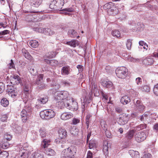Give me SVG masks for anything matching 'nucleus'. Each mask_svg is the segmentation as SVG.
I'll return each instance as SVG.
<instances>
[{
  "label": "nucleus",
  "instance_id": "f257e3e1",
  "mask_svg": "<svg viewBox=\"0 0 158 158\" xmlns=\"http://www.w3.org/2000/svg\"><path fill=\"white\" fill-rule=\"evenodd\" d=\"M68 92L66 91L56 92L55 96V99L58 101L60 104H64V106L67 109L73 111H76L78 109V103L73 98L66 99L69 96Z\"/></svg>",
  "mask_w": 158,
  "mask_h": 158
},
{
  "label": "nucleus",
  "instance_id": "f03ea898",
  "mask_svg": "<svg viewBox=\"0 0 158 158\" xmlns=\"http://www.w3.org/2000/svg\"><path fill=\"white\" fill-rule=\"evenodd\" d=\"M76 149L71 146L63 150L61 153V158H72L76 153Z\"/></svg>",
  "mask_w": 158,
  "mask_h": 158
},
{
  "label": "nucleus",
  "instance_id": "7ed1b4c3",
  "mask_svg": "<svg viewBox=\"0 0 158 158\" xmlns=\"http://www.w3.org/2000/svg\"><path fill=\"white\" fill-rule=\"evenodd\" d=\"M55 112L51 109L45 110L40 112V115L42 118L48 120L53 118L55 115Z\"/></svg>",
  "mask_w": 158,
  "mask_h": 158
},
{
  "label": "nucleus",
  "instance_id": "20e7f679",
  "mask_svg": "<svg viewBox=\"0 0 158 158\" xmlns=\"http://www.w3.org/2000/svg\"><path fill=\"white\" fill-rule=\"evenodd\" d=\"M129 118V115L123 113L120 114L116 120L118 124L120 125H123L127 123Z\"/></svg>",
  "mask_w": 158,
  "mask_h": 158
},
{
  "label": "nucleus",
  "instance_id": "39448f33",
  "mask_svg": "<svg viewBox=\"0 0 158 158\" xmlns=\"http://www.w3.org/2000/svg\"><path fill=\"white\" fill-rule=\"evenodd\" d=\"M115 73L118 77L124 78L128 74L127 69L123 66L118 67L116 69Z\"/></svg>",
  "mask_w": 158,
  "mask_h": 158
},
{
  "label": "nucleus",
  "instance_id": "423d86ee",
  "mask_svg": "<svg viewBox=\"0 0 158 158\" xmlns=\"http://www.w3.org/2000/svg\"><path fill=\"white\" fill-rule=\"evenodd\" d=\"M43 74L39 75L35 82L38 88L41 90L46 89L47 86V85L43 82Z\"/></svg>",
  "mask_w": 158,
  "mask_h": 158
},
{
  "label": "nucleus",
  "instance_id": "0eeeda50",
  "mask_svg": "<svg viewBox=\"0 0 158 158\" xmlns=\"http://www.w3.org/2000/svg\"><path fill=\"white\" fill-rule=\"evenodd\" d=\"M135 140L138 142L140 143L144 140L146 138V135L144 132L139 131L136 133L135 135Z\"/></svg>",
  "mask_w": 158,
  "mask_h": 158
},
{
  "label": "nucleus",
  "instance_id": "6e6552de",
  "mask_svg": "<svg viewBox=\"0 0 158 158\" xmlns=\"http://www.w3.org/2000/svg\"><path fill=\"white\" fill-rule=\"evenodd\" d=\"M134 103L135 109L141 112L144 111L145 106L140 100L135 99L134 100Z\"/></svg>",
  "mask_w": 158,
  "mask_h": 158
},
{
  "label": "nucleus",
  "instance_id": "1a4fd4ad",
  "mask_svg": "<svg viewBox=\"0 0 158 158\" xmlns=\"http://www.w3.org/2000/svg\"><path fill=\"white\" fill-rule=\"evenodd\" d=\"M10 81L11 83L14 85H18L19 84L21 85H23L20 78L18 75H15L11 76Z\"/></svg>",
  "mask_w": 158,
  "mask_h": 158
},
{
  "label": "nucleus",
  "instance_id": "9d476101",
  "mask_svg": "<svg viewBox=\"0 0 158 158\" xmlns=\"http://www.w3.org/2000/svg\"><path fill=\"white\" fill-rule=\"evenodd\" d=\"M8 94L12 98H15L18 94V90L13 86H9L7 89Z\"/></svg>",
  "mask_w": 158,
  "mask_h": 158
},
{
  "label": "nucleus",
  "instance_id": "9b49d317",
  "mask_svg": "<svg viewBox=\"0 0 158 158\" xmlns=\"http://www.w3.org/2000/svg\"><path fill=\"white\" fill-rule=\"evenodd\" d=\"M90 87L91 88V90L92 92L94 94L95 92H97V86L95 82V80L94 79L89 80Z\"/></svg>",
  "mask_w": 158,
  "mask_h": 158
},
{
  "label": "nucleus",
  "instance_id": "f8f14e48",
  "mask_svg": "<svg viewBox=\"0 0 158 158\" xmlns=\"http://www.w3.org/2000/svg\"><path fill=\"white\" fill-rule=\"evenodd\" d=\"M73 116V114L71 113L64 112L61 114L60 118L63 120H67L72 118Z\"/></svg>",
  "mask_w": 158,
  "mask_h": 158
},
{
  "label": "nucleus",
  "instance_id": "ddd939ff",
  "mask_svg": "<svg viewBox=\"0 0 158 158\" xmlns=\"http://www.w3.org/2000/svg\"><path fill=\"white\" fill-rule=\"evenodd\" d=\"M53 4H56L58 10L62 8L64 4V0H54L53 1Z\"/></svg>",
  "mask_w": 158,
  "mask_h": 158
},
{
  "label": "nucleus",
  "instance_id": "4468645a",
  "mask_svg": "<svg viewBox=\"0 0 158 158\" xmlns=\"http://www.w3.org/2000/svg\"><path fill=\"white\" fill-rule=\"evenodd\" d=\"M42 2V0H30V3L31 6L34 7H38Z\"/></svg>",
  "mask_w": 158,
  "mask_h": 158
},
{
  "label": "nucleus",
  "instance_id": "2eb2a0df",
  "mask_svg": "<svg viewBox=\"0 0 158 158\" xmlns=\"http://www.w3.org/2000/svg\"><path fill=\"white\" fill-rule=\"evenodd\" d=\"M100 124L101 125L102 128L104 131H105L106 134V135L107 137L108 138H110V135H106L107 132H106V131L107 126L106 124V122L105 121H104L103 120H102L100 122Z\"/></svg>",
  "mask_w": 158,
  "mask_h": 158
},
{
  "label": "nucleus",
  "instance_id": "dca6fc26",
  "mask_svg": "<svg viewBox=\"0 0 158 158\" xmlns=\"http://www.w3.org/2000/svg\"><path fill=\"white\" fill-rule=\"evenodd\" d=\"M153 62L152 58L147 57L143 60V63L145 65H151L153 64Z\"/></svg>",
  "mask_w": 158,
  "mask_h": 158
},
{
  "label": "nucleus",
  "instance_id": "f3484780",
  "mask_svg": "<svg viewBox=\"0 0 158 158\" xmlns=\"http://www.w3.org/2000/svg\"><path fill=\"white\" fill-rule=\"evenodd\" d=\"M134 132V131L133 130L128 131L125 135L126 138L127 140L131 139L133 137Z\"/></svg>",
  "mask_w": 158,
  "mask_h": 158
},
{
  "label": "nucleus",
  "instance_id": "a211bd4d",
  "mask_svg": "<svg viewBox=\"0 0 158 158\" xmlns=\"http://www.w3.org/2000/svg\"><path fill=\"white\" fill-rule=\"evenodd\" d=\"M22 120L23 122H25L27 118V112L26 110H23L20 113Z\"/></svg>",
  "mask_w": 158,
  "mask_h": 158
},
{
  "label": "nucleus",
  "instance_id": "6ab92c4d",
  "mask_svg": "<svg viewBox=\"0 0 158 158\" xmlns=\"http://www.w3.org/2000/svg\"><path fill=\"white\" fill-rule=\"evenodd\" d=\"M131 101L130 99L127 96H123L120 99V102L123 104L126 105Z\"/></svg>",
  "mask_w": 158,
  "mask_h": 158
},
{
  "label": "nucleus",
  "instance_id": "aec40b11",
  "mask_svg": "<svg viewBox=\"0 0 158 158\" xmlns=\"http://www.w3.org/2000/svg\"><path fill=\"white\" fill-rule=\"evenodd\" d=\"M129 153L133 158H138L139 157V153L137 151L131 150L129 151Z\"/></svg>",
  "mask_w": 158,
  "mask_h": 158
},
{
  "label": "nucleus",
  "instance_id": "412c9836",
  "mask_svg": "<svg viewBox=\"0 0 158 158\" xmlns=\"http://www.w3.org/2000/svg\"><path fill=\"white\" fill-rule=\"evenodd\" d=\"M59 137L64 139L67 136V131L65 129H60L58 131Z\"/></svg>",
  "mask_w": 158,
  "mask_h": 158
},
{
  "label": "nucleus",
  "instance_id": "4be33fe9",
  "mask_svg": "<svg viewBox=\"0 0 158 158\" xmlns=\"http://www.w3.org/2000/svg\"><path fill=\"white\" fill-rule=\"evenodd\" d=\"M22 52L23 55L26 58L29 60H32V57L25 49H22Z\"/></svg>",
  "mask_w": 158,
  "mask_h": 158
},
{
  "label": "nucleus",
  "instance_id": "5701e85b",
  "mask_svg": "<svg viewBox=\"0 0 158 158\" xmlns=\"http://www.w3.org/2000/svg\"><path fill=\"white\" fill-rule=\"evenodd\" d=\"M48 100V97L47 96H41L38 99V102L41 104L46 103Z\"/></svg>",
  "mask_w": 158,
  "mask_h": 158
},
{
  "label": "nucleus",
  "instance_id": "b1692460",
  "mask_svg": "<svg viewBox=\"0 0 158 158\" xmlns=\"http://www.w3.org/2000/svg\"><path fill=\"white\" fill-rule=\"evenodd\" d=\"M70 68L69 66L63 67L61 69V73L63 75H66L69 74Z\"/></svg>",
  "mask_w": 158,
  "mask_h": 158
},
{
  "label": "nucleus",
  "instance_id": "393cba45",
  "mask_svg": "<svg viewBox=\"0 0 158 158\" xmlns=\"http://www.w3.org/2000/svg\"><path fill=\"white\" fill-rule=\"evenodd\" d=\"M40 135L42 138L45 137L47 135V133L45 128L41 127L39 130Z\"/></svg>",
  "mask_w": 158,
  "mask_h": 158
},
{
  "label": "nucleus",
  "instance_id": "a878e982",
  "mask_svg": "<svg viewBox=\"0 0 158 158\" xmlns=\"http://www.w3.org/2000/svg\"><path fill=\"white\" fill-rule=\"evenodd\" d=\"M56 54L55 52H49L46 53L44 56V58H48L49 59L53 58L56 56Z\"/></svg>",
  "mask_w": 158,
  "mask_h": 158
},
{
  "label": "nucleus",
  "instance_id": "bb28decb",
  "mask_svg": "<svg viewBox=\"0 0 158 158\" xmlns=\"http://www.w3.org/2000/svg\"><path fill=\"white\" fill-rule=\"evenodd\" d=\"M31 158H43V155L38 151L33 153L31 156Z\"/></svg>",
  "mask_w": 158,
  "mask_h": 158
},
{
  "label": "nucleus",
  "instance_id": "cd10ccee",
  "mask_svg": "<svg viewBox=\"0 0 158 158\" xmlns=\"http://www.w3.org/2000/svg\"><path fill=\"white\" fill-rule=\"evenodd\" d=\"M66 44L74 47H75L76 46H78L79 44L78 41L74 40H73L71 41L67 42Z\"/></svg>",
  "mask_w": 158,
  "mask_h": 158
},
{
  "label": "nucleus",
  "instance_id": "c85d7f7f",
  "mask_svg": "<svg viewBox=\"0 0 158 158\" xmlns=\"http://www.w3.org/2000/svg\"><path fill=\"white\" fill-rule=\"evenodd\" d=\"M150 113L149 112H146L140 116L139 118L142 121H144L146 120L148 118V116L149 115Z\"/></svg>",
  "mask_w": 158,
  "mask_h": 158
},
{
  "label": "nucleus",
  "instance_id": "c756f323",
  "mask_svg": "<svg viewBox=\"0 0 158 158\" xmlns=\"http://www.w3.org/2000/svg\"><path fill=\"white\" fill-rule=\"evenodd\" d=\"M102 85L104 87L107 88H109L111 87L112 85V82L110 81H103L101 82Z\"/></svg>",
  "mask_w": 158,
  "mask_h": 158
},
{
  "label": "nucleus",
  "instance_id": "7c9ffc66",
  "mask_svg": "<svg viewBox=\"0 0 158 158\" xmlns=\"http://www.w3.org/2000/svg\"><path fill=\"white\" fill-rule=\"evenodd\" d=\"M45 152L48 155L52 156L55 154V152L52 149L50 148H46Z\"/></svg>",
  "mask_w": 158,
  "mask_h": 158
},
{
  "label": "nucleus",
  "instance_id": "2f4dec72",
  "mask_svg": "<svg viewBox=\"0 0 158 158\" xmlns=\"http://www.w3.org/2000/svg\"><path fill=\"white\" fill-rule=\"evenodd\" d=\"M68 34L71 37L73 38L77 35V33L75 30L71 29L69 31Z\"/></svg>",
  "mask_w": 158,
  "mask_h": 158
},
{
  "label": "nucleus",
  "instance_id": "473e14b6",
  "mask_svg": "<svg viewBox=\"0 0 158 158\" xmlns=\"http://www.w3.org/2000/svg\"><path fill=\"white\" fill-rule=\"evenodd\" d=\"M29 44L33 48H36L39 45L38 42L35 40H32L29 42Z\"/></svg>",
  "mask_w": 158,
  "mask_h": 158
},
{
  "label": "nucleus",
  "instance_id": "72a5a7b5",
  "mask_svg": "<svg viewBox=\"0 0 158 158\" xmlns=\"http://www.w3.org/2000/svg\"><path fill=\"white\" fill-rule=\"evenodd\" d=\"M55 142L57 144H64L66 142V140L64 139L61 138L59 137L55 139Z\"/></svg>",
  "mask_w": 158,
  "mask_h": 158
},
{
  "label": "nucleus",
  "instance_id": "f704fd0d",
  "mask_svg": "<svg viewBox=\"0 0 158 158\" xmlns=\"http://www.w3.org/2000/svg\"><path fill=\"white\" fill-rule=\"evenodd\" d=\"M137 26L139 27H132V29L134 30H138L139 31H141L143 30V28L144 27V25L143 23H138L137 24Z\"/></svg>",
  "mask_w": 158,
  "mask_h": 158
},
{
  "label": "nucleus",
  "instance_id": "c9c22d12",
  "mask_svg": "<svg viewBox=\"0 0 158 158\" xmlns=\"http://www.w3.org/2000/svg\"><path fill=\"white\" fill-rule=\"evenodd\" d=\"M1 103L2 106L6 107L9 105V101L6 98H3L1 100Z\"/></svg>",
  "mask_w": 158,
  "mask_h": 158
},
{
  "label": "nucleus",
  "instance_id": "e433bc0d",
  "mask_svg": "<svg viewBox=\"0 0 158 158\" xmlns=\"http://www.w3.org/2000/svg\"><path fill=\"white\" fill-rule=\"evenodd\" d=\"M49 140H48L46 139H44L43 140L41 143V146L42 148H45L47 147L48 145H49V143L50 142Z\"/></svg>",
  "mask_w": 158,
  "mask_h": 158
},
{
  "label": "nucleus",
  "instance_id": "4c0bfd02",
  "mask_svg": "<svg viewBox=\"0 0 158 158\" xmlns=\"http://www.w3.org/2000/svg\"><path fill=\"white\" fill-rule=\"evenodd\" d=\"M61 10L65 12L64 13L65 15H69L70 14L69 12H72L73 11V9L72 8H69L63 9Z\"/></svg>",
  "mask_w": 158,
  "mask_h": 158
},
{
  "label": "nucleus",
  "instance_id": "58836bf2",
  "mask_svg": "<svg viewBox=\"0 0 158 158\" xmlns=\"http://www.w3.org/2000/svg\"><path fill=\"white\" fill-rule=\"evenodd\" d=\"M54 32L51 29L45 28L44 34L47 35H51L54 34Z\"/></svg>",
  "mask_w": 158,
  "mask_h": 158
},
{
  "label": "nucleus",
  "instance_id": "ea45409f",
  "mask_svg": "<svg viewBox=\"0 0 158 158\" xmlns=\"http://www.w3.org/2000/svg\"><path fill=\"white\" fill-rule=\"evenodd\" d=\"M112 35L113 36L117 38H118L120 36V33L118 30H113L112 31Z\"/></svg>",
  "mask_w": 158,
  "mask_h": 158
},
{
  "label": "nucleus",
  "instance_id": "a19ab883",
  "mask_svg": "<svg viewBox=\"0 0 158 158\" xmlns=\"http://www.w3.org/2000/svg\"><path fill=\"white\" fill-rule=\"evenodd\" d=\"M9 147V144L7 142L0 143V149L2 148L3 149H6L8 148Z\"/></svg>",
  "mask_w": 158,
  "mask_h": 158
},
{
  "label": "nucleus",
  "instance_id": "79ce46f5",
  "mask_svg": "<svg viewBox=\"0 0 158 158\" xmlns=\"http://www.w3.org/2000/svg\"><path fill=\"white\" fill-rule=\"evenodd\" d=\"M83 102L82 104L81 105V108L83 110V111L84 110V109L85 107V104L87 103H89V100H88L87 98L86 97H83Z\"/></svg>",
  "mask_w": 158,
  "mask_h": 158
},
{
  "label": "nucleus",
  "instance_id": "37998d69",
  "mask_svg": "<svg viewBox=\"0 0 158 158\" xmlns=\"http://www.w3.org/2000/svg\"><path fill=\"white\" fill-rule=\"evenodd\" d=\"M96 147V144L94 140H92L90 141L89 143V149H92L95 148Z\"/></svg>",
  "mask_w": 158,
  "mask_h": 158
},
{
  "label": "nucleus",
  "instance_id": "c03bdc74",
  "mask_svg": "<svg viewBox=\"0 0 158 158\" xmlns=\"http://www.w3.org/2000/svg\"><path fill=\"white\" fill-rule=\"evenodd\" d=\"M38 12H35L37 13ZM35 12H30L28 15L27 16L28 17V18L29 19L31 20H33L35 18V15L33 14V13Z\"/></svg>",
  "mask_w": 158,
  "mask_h": 158
},
{
  "label": "nucleus",
  "instance_id": "a18cd8bd",
  "mask_svg": "<svg viewBox=\"0 0 158 158\" xmlns=\"http://www.w3.org/2000/svg\"><path fill=\"white\" fill-rule=\"evenodd\" d=\"M132 44V40L131 39H128L127 40L126 43L127 48L128 50H130L131 48Z\"/></svg>",
  "mask_w": 158,
  "mask_h": 158
},
{
  "label": "nucleus",
  "instance_id": "49530a36",
  "mask_svg": "<svg viewBox=\"0 0 158 158\" xmlns=\"http://www.w3.org/2000/svg\"><path fill=\"white\" fill-rule=\"evenodd\" d=\"M153 91L154 94L158 96V84L155 85L153 88Z\"/></svg>",
  "mask_w": 158,
  "mask_h": 158
},
{
  "label": "nucleus",
  "instance_id": "de8ad7c7",
  "mask_svg": "<svg viewBox=\"0 0 158 158\" xmlns=\"http://www.w3.org/2000/svg\"><path fill=\"white\" fill-rule=\"evenodd\" d=\"M4 138L5 139H6L8 141H10L12 139V136L8 133H6L4 135Z\"/></svg>",
  "mask_w": 158,
  "mask_h": 158
},
{
  "label": "nucleus",
  "instance_id": "09e8293b",
  "mask_svg": "<svg viewBox=\"0 0 158 158\" xmlns=\"http://www.w3.org/2000/svg\"><path fill=\"white\" fill-rule=\"evenodd\" d=\"M141 90L143 92H148L150 91V88L148 85H144L141 88Z\"/></svg>",
  "mask_w": 158,
  "mask_h": 158
},
{
  "label": "nucleus",
  "instance_id": "8fccbe9b",
  "mask_svg": "<svg viewBox=\"0 0 158 158\" xmlns=\"http://www.w3.org/2000/svg\"><path fill=\"white\" fill-rule=\"evenodd\" d=\"M80 122V119L78 118H74L72 120V124L73 125H76L79 123Z\"/></svg>",
  "mask_w": 158,
  "mask_h": 158
},
{
  "label": "nucleus",
  "instance_id": "3c124183",
  "mask_svg": "<svg viewBox=\"0 0 158 158\" xmlns=\"http://www.w3.org/2000/svg\"><path fill=\"white\" fill-rule=\"evenodd\" d=\"M5 89L4 84L2 82H0V94L2 93Z\"/></svg>",
  "mask_w": 158,
  "mask_h": 158
},
{
  "label": "nucleus",
  "instance_id": "603ef678",
  "mask_svg": "<svg viewBox=\"0 0 158 158\" xmlns=\"http://www.w3.org/2000/svg\"><path fill=\"white\" fill-rule=\"evenodd\" d=\"M49 7L51 9L58 10L56 6V4H53V1L50 5Z\"/></svg>",
  "mask_w": 158,
  "mask_h": 158
},
{
  "label": "nucleus",
  "instance_id": "864d4df0",
  "mask_svg": "<svg viewBox=\"0 0 158 158\" xmlns=\"http://www.w3.org/2000/svg\"><path fill=\"white\" fill-rule=\"evenodd\" d=\"M147 126L146 124H141L138 126L137 128L139 130H141L144 128H146Z\"/></svg>",
  "mask_w": 158,
  "mask_h": 158
},
{
  "label": "nucleus",
  "instance_id": "5fc2aeb1",
  "mask_svg": "<svg viewBox=\"0 0 158 158\" xmlns=\"http://www.w3.org/2000/svg\"><path fill=\"white\" fill-rule=\"evenodd\" d=\"M24 91L25 93H27L29 90V87L28 84H25L23 85Z\"/></svg>",
  "mask_w": 158,
  "mask_h": 158
},
{
  "label": "nucleus",
  "instance_id": "6e6d98bb",
  "mask_svg": "<svg viewBox=\"0 0 158 158\" xmlns=\"http://www.w3.org/2000/svg\"><path fill=\"white\" fill-rule=\"evenodd\" d=\"M8 66L10 69L15 68V64L12 59L11 60L10 62L8 64Z\"/></svg>",
  "mask_w": 158,
  "mask_h": 158
},
{
  "label": "nucleus",
  "instance_id": "4d7b16f0",
  "mask_svg": "<svg viewBox=\"0 0 158 158\" xmlns=\"http://www.w3.org/2000/svg\"><path fill=\"white\" fill-rule=\"evenodd\" d=\"M129 60L130 61L133 62H137L139 61V59L138 58L135 59L133 57L130 58Z\"/></svg>",
  "mask_w": 158,
  "mask_h": 158
},
{
  "label": "nucleus",
  "instance_id": "13d9d810",
  "mask_svg": "<svg viewBox=\"0 0 158 158\" xmlns=\"http://www.w3.org/2000/svg\"><path fill=\"white\" fill-rule=\"evenodd\" d=\"M25 110H27V113L31 112L32 111V108L31 106H27L25 107Z\"/></svg>",
  "mask_w": 158,
  "mask_h": 158
},
{
  "label": "nucleus",
  "instance_id": "bf43d9fd",
  "mask_svg": "<svg viewBox=\"0 0 158 158\" xmlns=\"http://www.w3.org/2000/svg\"><path fill=\"white\" fill-rule=\"evenodd\" d=\"M58 64V62L56 60H51V65L53 66H55Z\"/></svg>",
  "mask_w": 158,
  "mask_h": 158
},
{
  "label": "nucleus",
  "instance_id": "052dcab7",
  "mask_svg": "<svg viewBox=\"0 0 158 158\" xmlns=\"http://www.w3.org/2000/svg\"><path fill=\"white\" fill-rule=\"evenodd\" d=\"M77 67L78 69L79 73H81L83 71V66L82 65L79 64L77 66Z\"/></svg>",
  "mask_w": 158,
  "mask_h": 158
},
{
  "label": "nucleus",
  "instance_id": "680f3d73",
  "mask_svg": "<svg viewBox=\"0 0 158 158\" xmlns=\"http://www.w3.org/2000/svg\"><path fill=\"white\" fill-rule=\"evenodd\" d=\"M152 156L150 153H146L144 154L142 158H152Z\"/></svg>",
  "mask_w": 158,
  "mask_h": 158
},
{
  "label": "nucleus",
  "instance_id": "e2e57ef3",
  "mask_svg": "<svg viewBox=\"0 0 158 158\" xmlns=\"http://www.w3.org/2000/svg\"><path fill=\"white\" fill-rule=\"evenodd\" d=\"M136 82L137 85H141L142 83L141 78L139 77L136 78Z\"/></svg>",
  "mask_w": 158,
  "mask_h": 158
},
{
  "label": "nucleus",
  "instance_id": "0e129e2a",
  "mask_svg": "<svg viewBox=\"0 0 158 158\" xmlns=\"http://www.w3.org/2000/svg\"><path fill=\"white\" fill-rule=\"evenodd\" d=\"M7 118V116L6 115H2L1 118V120L2 122H5Z\"/></svg>",
  "mask_w": 158,
  "mask_h": 158
},
{
  "label": "nucleus",
  "instance_id": "69168bd1",
  "mask_svg": "<svg viewBox=\"0 0 158 158\" xmlns=\"http://www.w3.org/2000/svg\"><path fill=\"white\" fill-rule=\"evenodd\" d=\"M9 31L8 30H5L4 31L0 32V35H3L7 34L9 33Z\"/></svg>",
  "mask_w": 158,
  "mask_h": 158
},
{
  "label": "nucleus",
  "instance_id": "338daca9",
  "mask_svg": "<svg viewBox=\"0 0 158 158\" xmlns=\"http://www.w3.org/2000/svg\"><path fill=\"white\" fill-rule=\"evenodd\" d=\"M92 153L90 151H88V152L86 158H92Z\"/></svg>",
  "mask_w": 158,
  "mask_h": 158
},
{
  "label": "nucleus",
  "instance_id": "774afa93",
  "mask_svg": "<svg viewBox=\"0 0 158 158\" xmlns=\"http://www.w3.org/2000/svg\"><path fill=\"white\" fill-rule=\"evenodd\" d=\"M37 31L38 32L41 33H44L45 32V28L43 29L41 28H36Z\"/></svg>",
  "mask_w": 158,
  "mask_h": 158
}]
</instances>
